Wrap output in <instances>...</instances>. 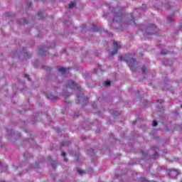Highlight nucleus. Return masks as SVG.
Segmentation results:
<instances>
[{"label": "nucleus", "mask_w": 182, "mask_h": 182, "mask_svg": "<svg viewBox=\"0 0 182 182\" xmlns=\"http://www.w3.org/2000/svg\"><path fill=\"white\" fill-rule=\"evenodd\" d=\"M157 31H159V29L156 27V25H149L146 30V36H149V35H156V32H157Z\"/></svg>", "instance_id": "obj_3"}, {"label": "nucleus", "mask_w": 182, "mask_h": 182, "mask_svg": "<svg viewBox=\"0 0 182 182\" xmlns=\"http://www.w3.org/2000/svg\"><path fill=\"white\" fill-rule=\"evenodd\" d=\"M27 6H28V8H31V6H32V3L30 2V3L27 4Z\"/></svg>", "instance_id": "obj_25"}, {"label": "nucleus", "mask_w": 182, "mask_h": 182, "mask_svg": "<svg viewBox=\"0 0 182 182\" xmlns=\"http://www.w3.org/2000/svg\"><path fill=\"white\" fill-rule=\"evenodd\" d=\"M114 55H117V49H114L112 52H111L109 56H111V58H113Z\"/></svg>", "instance_id": "obj_10"}, {"label": "nucleus", "mask_w": 182, "mask_h": 182, "mask_svg": "<svg viewBox=\"0 0 182 182\" xmlns=\"http://www.w3.org/2000/svg\"><path fill=\"white\" fill-rule=\"evenodd\" d=\"M28 24V20L22 18L20 21V25H26Z\"/></svg>", "instance_id": "obj_9"}, {"label": "nucleus", "mask_w": 182, "mask_h": 182, "mask_svg": "<svg viewBox=\"0 0 182 182\" xmlns=\"http://www.w3.org/2000/svg\"><path fill=\"white\" fill-rule=\"evenodd\" d=\"M92 107L94 108V109H96V107H97V105H96V103H92Z\"/></svg>", "instance_id": "obj_24"}, {"label": "nucleus", "mask_w": 182, "mask_h": 182, "mask_svg": "<svg viewBox=\"0 0 182 182\" xmlns=\"http://www.w3.org/2000/svg\"><path fill=\"white\" fill-rule=\"evenodd\" d=\"M181 107L182 108V105H181Z\"/></svg>", "instance_id": "obj_34"}, {"label": "nucleus", "mask_w": 182, "mask_h": 182, "mask_svg": "<svg viewBox=\"0 0 182 182\" xmlns=\"http://www.w3.org/2000/svg\"><path fill=\"white\" fill-rule=\"evenodd\" d=\"M70 96V94L69 92L67 93V95H63V97L66 99V97H69Z\"/></svg>", "instance_id": "obj_20"}, {"label": "nucleus", "mask_w": 182, "mask_h": 182, "mask_svg": "<svg viewBox=\"0 0 182 182\" xmlns=\"http://www.w3.org/2000/svg\"><path fill=\"white\" fill-rule=\"evenodd\" d=\"M47 98L49 100H53V102H56V100H58V97L52 95V94H48L47 95Z\"/></svg>", "instance_id": "obj_5"}, {"label": "nucleus", "mask_w": 182, "mask_h": 182, "mask_svg": "<svg viewBox=\"0 0 182 182\" xmlns=\"http://www.w3.org/2000/svg\"><path fill=\"white\" fill-rule=\"evenodd\" d=\"M111 82L110 80H107L105 82H104V85L105 86H110Z\"/></svg>", "instance_id": "obj_15"}, {"label": "nucleus", "mask_w": 182, "mask_h": 182, "mask_svg": "<svg viewBox=\"0 0 182 182\" xmlns=\"http://www.w3.org/2000/svg\"><path fill=\"white\" fill-rule=\"evenodd\" d=\"M131 16L133 17V14H131Z\"/></svg>", "instance_id": "obj_32"}, {"label": "nucleus", "mask_w": 182, "mask_h": 182, "mask_svg": "<svg viewBox=\"0 0 182 182\" xmlns=\"http://www.w3.org/2000/svg\"><path fill=\"white\" fill-rule=\"evenodd\" d=\"M180 129H181V130H182V125H181V126H180Z\"/></svg>", "instance_id": "obj_28"}, {"label": "nucleus", "mask_w": 182, "mask_h": 182, "mask_svg": "<svg viewBox=\"0 0 182 182\" xmlns=\"http://www.w3.org/2000/svg\"><path fill=\"white\" fill-rule=\"evenodd\" d=\"M141 70H142L143 75H144V73H146V72H147V68H146V66H142Z\"/></svg>", "instance_id": "obj_14"}, {"label": "nucleus", "mask_w": 182, "mask_h": 182, "mask_svg": "<svg viewBox=\"0 0 182 182\" xmlns=\"http://www.w3.org/2000/svg\"><path fill=\"white\" fill-rule=\"evenodd\" d=\"M173 21V17L169 16L168 17V22H172Z\"/></svg>", "instance_id": "obj_22"}, {"label": "nucleus", "mask_w": 182, "mask_h": 182, "mask_svg": "<svg viewBox=\"0 0 182 182\" xmlns=\"http://www.w3.org/2000/svg\"><path fill=\"white\" fill-rule=\"evenodd\" d=\"M69 68H65L63 67H60L58 68V71L61 72V73H65V72H67Z\"/></svg>", "instance_id": "obj_8"}, {"label": "nucleus", "mask_w": 182, "mask_h": 182, "mask_svg": "<svg viewBox=\"0 0 182 182\" xmlns=\"http://www.w3.org/2000/svg\"><path fill=\"white\" fill-rule=\"evenodd\" d=\"M92 31H93V32H99V30H97V29H95V28H92Z\"/></svg>", "instance_id": "obj_26"}, {"label": "nucleus", "mask_w": 182, "mask_h": 182, "mask_svg": "<svg viewBox=\"0 0 182 182\" xmlns=\"http://www.w3.org/2000/svg\"><path fill=\"white\" fill-rule=\"evenodd\" d=\"M93 27H94V28H96V25L94 24V25H93Z\"/></svg>", "instance_id": "obj_30"}, {"label": "nucleus", "mask_w": 182, "mask_h": 182, "mask_svg": "<svg viewBox=\"0 0 182 182\" xmlns=\"http://www.w3.org/2000/svg\"><path fill=\"white\" fill-rule=\"evenodd\" d=\"M124 18V14H119V13H115L114 15L113 22H122Z\"/></svg>", "instance_id": "obj_4"}, {"label": "nucleus", "mask_w": 182, "mask_h": 182, "mask_svg": "<svg viewBox=\"0 0 182 182\" xmlns=\"http://www.w3.org/2000/svg\"><path fill=\"white\" fill-rule=\"evenodd\" d=\"M127 58L124 59V61L127 63H129V69L132 72H134L137 69V60L136 58H132L130 55H125Z\"/></svg>", "instance_id": "obj_2"}, {"label": "nucleus", "mask_w": 182, "mask_h": 182, "mask_svg": "<svg viewBox=\"0 0 182 182\" xmlns=\"http://www.w3.org/2000/svg\"><path fill=\"white\" fill-rule=\"evenodd\" d=\"M51 166H52L53 168H54L53 164H52Z\"/></svg>", "instance_id": "obj_29"}, {"label": "nucleus", "mask_w": 182, "mask_h": 182, "mask_svg": "<svg viewBox=\"0 0 182 182\" xmlns=\"http://www.w3.org/2000/svg\"><path fill=\"white\" fill-rule=\"evenodd\" d=\"M25 76H26V77H28V75L26 74Z\"/></svg>", "instance_id": "obj_31"}, {"label": "nucleus", "mask_w": 182, "mask_h": 182, "mask_svg": "<svg viewBox=\"0 0 182 182\" xmlns=\"http://www.w3.org/2000/svg\"><path fill=\"white\" fill-rule=\"evenodd\" d=\"M46 82H48V78H46Z\"/></svg>", "instance_id": "obj_33"}, {"label": "nucleus", "mask_w": 182, "mask_h": 182, "mask_svg": "<svg viewBox=\"0 0 182 182\" xmlns=\"http://www.w3.org/2000/svg\"><path fill=\"white\" fill-rule=\"evenodd\" d=\"M38 15V16H40V19H42V15H43V11H39Z\"/></svg>", "instance_id": "obj_19"}, {"label": "nucleus", "mask_w": 182, "mask_h": 182, "mask_svg": "<svg viewBox=\"0 0 182 182\" xmlns=\"http://www.w3.org/2000/svg\"><path fill=\"white\" fill-rule=\"evenodd\" d=\"M157 156H159V153L156 152L155 154H154L152 159H156V157H157Z\"/></svg>", "instance_id": "obj_21"}, {"label": "nucleus", "mask_w": 182, "mask_h": 182, "mask_svg": "<svg viewBox=\"0 0 182 182\" xmlns=\"http://www.w3.org/2000/svg\"><path fill=\"white\" fill-rule=\"evenodd\" d=\"M161 55H167V53H168V51H167V50H162L161 51Z\"/></svg>", "instance_id": "obj_17"}, {"label": "nucleus", "mask_w": 182, "mask_h": 182, "mask_svg": "<svg viewBox=\"0 0 182 182\" xmlns=\"http://www.w3.org/2000/svg\"><path fill=\"white\" fill-rule=\"evenodd\" d=\"M74 6H75V3L73 1H71L68 5V8H74Z\"/></svg>", "instance_id": "obj_16"}, {"label": "nucleus", "mask_w": 182, "mask_h": 182, "mask_svg": "<svg viewBox=\"0 0 182 182\" xmlns=\"http://www.w3.org/2000/svg\"><path fill=\"white\" fill-rule=\"evenodd\" d=\"M61 156L64 157V161H65V163H68V159H66V154L65 152H62Z\"/></svg>", "instance_id": "obj_12"}, {"label": "nucleus", "mask_w": 182, "mask_h": 182, "mask_svg": "<svg viewBox=\"0 0 182 182\" xmlns=\"http://www.w3.org/2000/svg\"><path fill=\"white\" fill-rule=\"evenodd\" d=\"M113 46H114V48H116L117 49H120V48H122V45L117 41L113 42Z\"/></svg>", "instance_id": "obj_6"}, {"label": "nucleus", "mask_w": 182, "mask_h": 182, "mask_svg": "<svg viewBox=\"0 0 182 182\" xmlns=\"http://www.w3.org/2000/svg\"><path fill=\"white\" fill-rule=\"evenodd\" d=\"M65 144L68 146V144H70V141H66L64 143L60 144V147H62V146H65Z\"/></svg>", "instance_id": "obj_13"}, {"label": "nucleus", "mask_w": 182, "mask_h": 182, "mask_svg": "<svg viewBox=\"0 0 182 182\" xmlns=\"http://www.w3.org/2000/svg\"><path fill=\"white\" fill-rule=\"evenodd\" d=\"M77 173H79L80 174H83V173H85V171H82V170H80V169H78V170H77Z\"/></svg>", "instance_id": "obj_23"}, {"label": "nucleus", "mask_w": 182, "mask_h": 182, "mask_svg": "<svg viewBox=\"0 0 182 182\" xmlns=\"http://www.w3.org/2000/svg\"><path fill=\"white\" fill-rule=\"evenodd\" d=\"M154 149H159V147H157V146H154Z\"/></svg>", "instance_id": "obj_27"}, {"label": "nucleus", "mask_w": 182, "mask_h": 182, "mask_svg": "<svg viewBox=\"0 0 182 182\" xmlns=\"http://www.w3.org/2000/svg\"><path fill=\"white\" fill-rule=\"evenodd\" d=\"M157 126V121L154 120L152 123V127H156Z\"/></svg>", "instance_id": "obj_18"}, {"label": "nucleus", "mask_w": 182, "mask_h": 182, "mask_svg": "<svg viewBox=\"0 0 182 182\" xmlns=\"http://www.w3.org/2000/svg\"><path fill=\"white\" fill-rule=\"evenodd\" d=\"M136 25V20H134V18L131 19L129 22H128V25Z\"/></svg>", "instance_id": "obj_11"}, {"label": "nucleus", "mask_w": 182, "mask_h": 182, "mask_svg": "<svg viewBox=\"0 0 182 182\" xmlns=\"http://www.w3.org/2000/svg\"><path fill=\"white\" fill-rule=\"evenodd\" d=\"M39 53L41 56H43V55H46V48H40Z\"/></svg>", "instance_id": "obj_7"}, {"label": "nucleus", "mask_w": 182, "mask_h": 182, "mask_svg": "<svg viewBox=\"0 0 182 182\" xmlns=\"http://www.w3.org/2000/svg\"><path fill=\"white\" fill-rule=\"evenodd\" d=\"M65 86L67 89H76L78 91L77 93V97H82L83 90H82V87L79 85V84L76 83V82L70 80V82L65 83Z\"/></svg>", "instance_id": "obj_1"}]
</instances>
